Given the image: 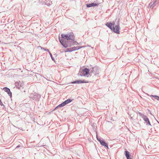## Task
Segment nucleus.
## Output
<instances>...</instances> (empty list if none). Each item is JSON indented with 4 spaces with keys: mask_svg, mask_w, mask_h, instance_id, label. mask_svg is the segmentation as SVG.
<instances>
[{
    "mask_svg": "<svg viewBox=\"0 0 159 159\" xmlns=\"http://www.w3.org/2000/svg\"><path fill=\"white\" fill-rule=\"evenodd\" d=\"M61 38L59 37L60 42L64 47H70L74 44L78 45V43L74 41L75 36L72 32L66 34H62Z\"/></svg>",
    "mask_w": 159,
    "mask_h": 159,
    "instance_id": "nucleus-1",
    "label": "nucleus"
},
{
    "mask_svg": "<svg viewBox=\"0 0 159 159\" xmlns=\"http://www.w3.org/2000/svg\"><path fill=\"white\" fill-rule=\"evenodd\" d=\"M139 115L142 118L143 120L145 121L146 125H151L149 119L148 117L145 115H144L141 112H139Z\"/></svg>",
    "mask_w": 159,
    "mask_h": 159,
    "instance_id": "nucleus-2",
    "label": "nucleus"
},
{
    "mask_svg": "<svg viewBox=\"0 0 159 159\" xmlns=\"http://www.w3.org/2000/svg\"><path fill=\"white\" fill-rule=\"evenodd\" d=\"M89 69L86 68L80 70L78 74L79 75L84 76L89 74Z\"/></svg>",
    "mask_w": 159,
    "mask_h": 159,
    "instance_id": "nucleus-3",
    "label": "nucleus"
},
{
    "mask_svg": "<svg viewBox=\"0 0 159 159\" xmlns=\"http://www.w3.org/2000/svg\"><path fill=\"white\" fill-rule=\"evenodd\" d=\"M90 73L93 74L94 75L99 74L100 70V68L98 67H94L92 69H90Z\"/></svg>",
    "mask_w": 159,
    "mask_h": 159,
    "instance_id": "nucleus-4",
    "label": "nucleus"
},
{
    "mask_svg": "<svg viewBox=\"0 0 159 159\" xmlns=\"http://www.w3.org/2000/svg\"><path fill=\"white\" fill-rule=\"evenodd\" d=\"M118 24L115 27L113 26L112 28V31L115 33H116L117 34L120 33V27L119 26V24L118 22Z\"/></svg>",
    "mask_w": 159,
    "mask_h": 159,
    "instance_id": "nucleus-5",
    "label": "nucleus"
},
{
    "mask_svg": "<svg viewBox=\"0 0 159 159\" xmlns=\"http://www.w3.org/2000/svg\"><path fill=\"white\" fill-rule=\"evenodd\" d=\"M15 85L18 89H20V87L23 86V84L21 82L19 81L16 82L15 83Z\"/></svg>",
    "mask_w": 159,
    "mask_h": 159,
    "instance_id": "nucleus-6",
    "label": "nucleus"
},
{
    "mask_svg": "<svg viewBox=\"0 0 159 159\" xmlns=\"http://www.w3.org/2000/svg\"><path fill=\"white\" fill-rule=\"evenodd\" d=\"M41 97V96L40 95L37 94L33 96V97H32V99L35 101H39Z\"/></svg>",
    "mask_w": 159,
    "mask_h": 159,
    "instance_id": "nucleus-7",
    "label": "nucleus"
},
{
    "mask_svg": "<svg viewBox=\"0 0 159 159\" xmlns=\"http://www.w3.org/2000/svg\"><path fill=\"white\" fill-rule=\"evenodd\" d=\"M3 89L7 93L9 96H10L11 97V96L12 93L10 92V89L7 87H4L3 88Z\"/></svg>",
    "mask_w": 159,
    "mask_h": 159,
    "instance_id": "nucleus-8",
    "label": "nucleus"
},
{
    "mask_svg": "<svg viewBox=\"0 0 159 159\" xmlns=\"http://www.w3.org/2000/svg\"><path fill=\"white\" fill-rule=\"evenodd\" d=\"M84 83H86V82L84 80H76L75 81H74L73 82H71V84H81Z\"/></svg>",
    "mask_w": 159,
    "mask_h": 159,
    "instance_id": "nucleus-9",
    "label": "nucleus"
},
{
    "mask_svg": "<svg viewBox=\"0 0 159 159\" xmlns=\"http://www.w3.org/2000/svg\"><path fill=\"white\" fill-rule=\"evenodd\" d=\"M157 0H155L154 1L153 3L152 2H151L149 4V6L150 7V8L152 9H153V7L156 6L157 3Z\"/></svg>",
    "mask_w": 159,
    "mask_h": 159,
    "instance_id": "nucleus-10",
    "label": "nucleus"
},
{
    "mask_svg": "<svg viewBox=\"0 0 159 159\" xmlns=\"http://www.w3.org/2000/svg\"><path fill=\"white\" fill-rule=\"evenodd\" d=\"M100 143L102 145L108 148V145L106 143L104 140H102V141H100Z\"/></svg>",
    "mask_w": 159,
    "mask_h": 159,
    "instance_id": "nucleus-11",
    "label": "nucleus"
},
{
    "mask_svg": "<svg viewBox=\"0 0 159 159\" xmlns=\"http://www.w3.org/2000/svg\"><path fill=\"white\" fill-rule=\"evenodd\" d=\"M125 155L127 159H132L130 157V155L129 152L127 151H125Z\"/></svg>",
    "mask_w": 159,
    "mask_h": 159,
    "instance_id": "nucleus-12",
    "label": "nucleus"
},
{
    "mask_svg": "<svg viewBox=\"0 0 159 159\" xmlns=\"http://www.w3.org/2000/svg\"><path fill=\"white\" fill-rule=\"evenodd\" d=\"M98 5V4L95 3H91L89 4H87V7H94Z\"/></svg>",
    "mask_w": 159,
    "mask_h": 159,
    "instance_id": "nucleus-13",
    "label": "nucleus"
},
{
    "mask_svg": "<svg viewBox=\"0 0 159 159\" xmlns=\"http://www.w3.org/2000/svg\"><path fill=\"white\" fill-rule=\"evenodd\" d=\"M106 25L109 28L112 30L113 27L112 26V24L111 23L107 22L106 24Z\"/></svg>",
    "mask_w": 159,
    "mask_h": 159,
    "instance_id": "nucleus-14",
    "label": "nucleus"
},
{
    "mask_svg": "<svg viewBox=\"0 0 159 159\" xmlns=\"http://www.w3.org/2000/svg\"><path fill=\"white\" fill-rule=\"evenodd\" d=\"M72 101V100L68 99H67V100L65 101L64 102V103L65 104V105L68 104L70 102Z\"/></svg>",
    "mask_w": 159,
    "mask_h": 159,
    "instance_id": "nucleus-15",
    "label": "nucleus"
},
{
    "mask_svg": "<svg viewBox=\"0 0 159 159\" xmlns=\"http://www.w3.org/2000/svg\"><path fill=\"white\" fill-rule=\"evenodd\" d=\"M65 104L64 103V102L61 103V104L59 105L57 107L55 108V109H57L59 107H62L65 106Z\"/></svg>",
    "mask_w": 159,
    "mask_h": 159,
    "instance_id": "nucleus-16",
    "label": "nucleus"
},
{
    "mask_svg": "<svg viewBox=\"0 0 159 159\" xmlns=\"http://www.w3.org/2000/svg\"><path fill=\"white\" fill-rule=\"evenodd\" d=\"M67 52H72V51H75V49H74V47H73L72 48H68L67 49Z\"/></svg>",
    "mask_w": 159,
    "mask_h": 159,
    "instance_id": "nucleus-17",
    "label": "nucleus"
},
{
    "mask_svg": "<svg viewBox=\"0 0 159 159\" xmlns=\"http://www.w3.org/2000/svg\"><path fill=\"white\" fill-rule=\"evenodd\" d=\"M151 97H154L155 99H157L158 100H159V96L156 95H151Z\"/></svg>",
    "mask_w": 159,
    "mask_h": 159,
    "instance_id": "nucleus-18",
    "label": "nucleus"
},
{
    "mask_svg": "<svg viewBox=\"0 0 159 159\" xmlns=\"http://www.w3.org/2000/svg\"><path fill=\"white\" fill-rule=\"evenodd\" d=\"M49 54L50 55V56L51 57V58L52 59V60L53 61H55V59H54V58L53 57H52V54H51V53L49 52Z\"/></svg>",
    "mask_w": 159,
    "mask_h": 159,
    "instance_id": "nucleus-19",
    "label": "nucleus"
},
{
    "mask_svg": "<svg viewBox=\"0 0 159 159\" xmlns=\"http://www.w3.org/2000/svg\"><path fill=\"white\" fill-rule=\"evenodd\" d=\"M82 47H80L79 46H77L76 47H74V49H75V51L76 50H77L81 48Z\"/></svg>",
    "mask_w": 159,
    "mask_h": 159,
    "instance_id": "nucleus-20",
    "label": "nucleus"
},
{
    "mask_svg": "<svg viewBox=\"0 0 159 159\" xmlns=\"http://www.w3.org/2000/svg\"><path fill=\"white\" fill-rule=\"evenodd\" d=\"M96 137L97 140L100 143V141H102V140L100 138L98 137L97 136V135Z\"/></svg>",
    "mask_w": 159,
    "mask_h": 159,
    "instance_id": "nucleus-21",
    "label": "nucleus"
},
{
    "mask_svg": "<svg viewBox=\"0 0 159 159\" xmlns=\"http://www.w3.org/2000/svg\"><path fill=\"white\" fill-rule=\"evenodd\" d=\"M40 47H41V49H43V50H44L45 51H47V52H49V51L48 49H45V48H42V47H41L40 46Z\"/></svg>",
    "mask_w": 159,
    "mask_h": 159,
    "instance_id": "nucleus-22",
    "label": "nucleus"
},
{
    "mask_svg": "<svg viewBox=\"0 0 159 159\" xmlns=\"http://www.w3.org/2000/svg\"><path fill=\"white\" fill-rule=\"evenodd\" d=\"M0 105L1 106L3 105V104L2 102L1 101V100L0 99Z\"/></svg>",
    "mask_w": 159,
    "mask_h": 159,
    "instance_id": "nucleus-23",
    "label": "nucleus"
},
{
    "mask_svg": "<svg viewBox=\"0 0 159 159\" xmlns=\"http://www.w3.org/2000/svg\"><path fill=\"white\" fill-rule=\"evenodd\" d=\"M112 23V27L114 26V25L115 24L114 22H113L112 23Z\"/></svg>",
    "mask_w": 159,
    "mask_h": 159,
    "instance_id": "nucleus-24",
    "label": "nucleus"
},
{
    "mask_svg": "<svg viewBox=\"0 0 159 159\" xmlns=\"http://www.w3.org/2000/svg\"><path fill=\"white\" fill-rule=\"evenodd\" d=\"M47 80H49V79L48 78V77H47Z\"/></svg>",
    "mask_w": 159,
    "mask_h": 159,
    "instance_id": "nucleus-25",
    "label": "nucleus"
},
{
    "mask_svg": "<svg viewBox=\"0 0 159 159\" xmlns=\"http://www.w3.org/2000/svg\"><path fill=\"white\" fill-rule=\"evenodd\" d=\"M20 147V146H19V145H18V146H17L16 147V148H19Z\"/></svg>",
    "mask_w": 159,
    "mask_h": 159,
    "instance_id": "nucleus-26",
    "label": "nucleus"
},
{
    "mask_svg": "<svg viewBox=\"0 0 159 159\" xmlns=\"http://www.w3.org/2000/svg\"><path fill=\"white\" fill-rule=\"evenodd\" d=\"M146 94L148 96H149V95L148 94Z\"/></svg>",
    "mask_w": 159,
    "mask_h": 159,
    "instance_id": "nucleus-27",
    "label": "nucleus"
}]
</instances>
